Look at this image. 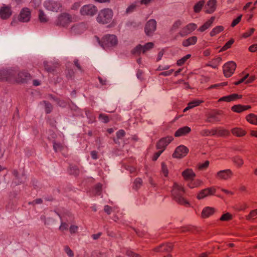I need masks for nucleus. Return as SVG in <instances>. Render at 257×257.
<instances>
[{"label": "nucleus", "mask_w": 257, "mask_h": 257, "mask_svg": "<svg viewBox=\"0 0 257 257\" xmlns=\"http://www.w3.org/2000/svg\"><path fill=\"white\" fill-rule=\"evenodd\" d=\"M12 15L11 7L9 6H3L0 9V17L3 19L9 18Z\"/></svg>", "instance_id": "18"}, {"label": "nucleus", "mask_w": 257, "mask_h": 257, "mask_svg": "<svg viewBox=\"0 0 257 257\" xmlns=\"http://www.w3.org/2000/svg\"><path fill=\"white\" fill-rule=\"evenodd\" d=\"M197 27V25L194 23H189L181 29L178 35L181 37H184L194 31Z\"/></svg>", "instance_id": "8"}, {"label": "nucleus", "mask_w": 257, "mask_h": 257, "mask_svg": "<svg viewBox=\"0 0 257 257\" xmlns=\"http://www.w3.org/2000/svg\"><path fill=\"white\" fill-rule=\"evenodd\" d=\"M173 248V244L172 243H167L162 244L160 246L154 248V250L156 252L170 251Z\"/></svg>", "instance_id": "20"}, {"label": "nucleus", "mask_w": 257, "mask_h": 257, "mask_svg": "<svg viewBox=\"0 0 257 257\" xmlns=\"http://www.w3.org/2000/svg\"><path fill=\"white\" fill-rule=\"evenodd\" d=\"M248 50L251 52H255L257 51V43L251 45L249 47Z\"/></svg>", "instance_id": "64"}, {"label": "nucleus", "mask_w": 257, "mask_h": 257, "mask_svg": "<svg viewBox=\"0 0 257 257\" xmlns=\"http://www.w3.org/2000/svg\"><path fill=\"white\" fill-rule=\"evenodd\" d=\"M68 228V224L65 222H62L59 227V229L62 231L67 230Z\"/></svg>", "instance_id": "63"}, {"label": "nucleus", "mask_w": 257, "mask_h": 257, "mask_svg": "<svg viewBox=\"0 0 257 257\" xmlns=\"http://www.w3.org/2000/svg\"><path fill=\"white\" fill-rule=\"evenodd\" d=\"M257 216V209L251 211L249 214L246 216L247 220H250L254 219Z\"/></svg>", "instance_id": "43"}, {"label": "nucleus", "mask_w": 257, "mask_h": 257, "mask_svg": "<svg viewBox=\"0 0 257 257\" xmlns=\"http://www.w3.org/2000/svg\"><path fill=\"white\" fill-rule=\"evenodd\" d=\"M126 254L130 257H140L139 254H136L132 250H129L126 251Z\"/></svg>", "instance_id": "61"}, {"label": "nucleus", "mask_w": 257, "mask_h": 257, "mask_svg": "<svg viewBox=\"0 0 257 257\" xmlns=\"http://www.w3.org/2000/svg\"><path fill=\"white\" fill-rule=\"evenodd\" d=\"M65 251L69 257H74V253L72 249L68 246L65 247Z\"/></svg>", "instance_id": "56"}, {"label": "nucleus", "mask_w": 257, "mask_h": 257, "mask_svg": "<svg viewBox=\"0 0 257 257\" xmlns=\"http://www.w3.org/2000/svg\"><path fill=\"white\" fill-rule=\"evenodd\" d=\"M216 209L213 207H204L201 212V217L203 218H206L213 215Z\"/></svg>", "instance_id": "21"}, {"label": "nucleus", "mask_w": 257, "mask_h": 257, "mask_svg": "<svg viewBox=\"0 0 257 257\" xmlns=\"http://www.w3.org/2000/svg\"><path fill=\"white\" fill-rule=\"evenodd\" d=\"M31 18V12L28 8H24L21 11L19 20L23 22H27L29 21Z\"/></svg>", "instance_id": "16"}, {"label": "nucleus", "mask_w": 257, "mask_h": 257, "mask_svg": "<svg viewBox=\"0 0 257 257\" xmlns=\"http://www.w3.org/2000/svg\"><path fill=\"white\" fill-rule=\"evenodd\" d=\"M232 161L237 167H241L243 164V160L239 157H235L232 158Z\"/></svg>", "instance_id": "38"}, {"label": "nucleus", "mask_w": 257, "mask_h": 257, "mask_svg": "<svg viewBox=\"0 0 257 257\" xmlns=\"http://www.w3.org/2000/svg\"><path fill=\"white\" fill-rule=\"evenodd\" d=\"M78 229V226L72 225L70 226L69 230L71 234L75 233L77 232Z\"/></svg>", "instance_id": "60"}, {"label": "nucleus", "mask_w": 257, "mask_h": 257, "mask_svg": "<svg viewBox=\"0 0 257 257\" xmlns=\"http://www.w3.org/2000/svg\"><path fill=\"white\" fill-rule=\"evenodd\" d=\"M191 132V128L185 126L181 128H179L175 133V136L176 137H179L183 136H185L189 134Z\"/></svg>", "instance_id": "26"}, {"label": "nucleus", "mask_w": 257, "mask_h": 257, "mask_svg": "<svg viewBox=\"0 0 257 257\" xmlns=\"http://www.w3.org/2000/svg\"><path fill=\"white\" fill-rule=\"evenodd\" d=\"M69 171L70 174L74 175H77L79 173V170L76 167H71Z\"/></svg>", "instance_id": "57"}, {"label": "nucleus", "mask_w": 257, "mask_h": 257, "mask_svg": "<svg viewBox=\"0 0 257 257\" xmlns=\"http://www.w3.org/2000/svg\"><path fill=\"white\" fill-rule=\"evenodd\" d=\"M99 43L104 49H107L116 46L118 40L115 35L109 34L104 36Z\"/></svg>", "instance_id": "3"}, {"label": "nucleus", "mask_w": 257, "mask_h": 257, "mask_svg": "<svg viewBox=\"0 0 257 257\" xmlns=\"http://www.w3.org/2000/svg\"><path fill=\"white\" fill-rule=\"evenodd\" d=\"M73 22V18L68 13H63L60 14L56 22V24L63 27H66Z\"/></svg>", "instance_id": "4"}, {"label": "nucleus", "mask_w": 257, "mask_h": 257, "mask_svg": "<svg viewBox=\"0 0 257 257\" xmlns=\"http://www.w3.org/2000/svg\"><path fill=\"white\" fill-rule=\"evenodd\" d=\"M39 19L41 22L45 23L48 21L46 15L42 10H39Z\"/></svg>", "instance_id": "40"}, {"label": "nucleus", "mask_w": 257, "mask_h": 257, "mask_svg": "<svg viewBox=\"0 0 257 257\" xmlns=\"http://www.w3.org/2000/svg\"><path fill=\"white\" fill-rule=\"evenodd\" d=\"M241 97H242L241 95H239L238 94L233 93V94H231L229 95L223 96V97L220 98L218 99V102L225 101V102H231V101H233L236 100L238 99H240V98H241Z\"/></svg>", "instance_id": "17"}, {"label": "nucleus", "mask_w": 257, "mask_h": 257, "mask_svg": "<svg viewBox=\"0 0 257 257\" xmlns=\"http://www.w3.org/2000/svg\"><path fill=\"white\" fill-rule=\"evenodd\" d=\"M202 184V182L201 180L199 179L194 180L192 179L189 181L187 185L190 188L193 189L200 186Z\"/></svg>", "instance_id": "32"}, {"label": "nucleus", "mask_w": 257, "mask_h": 257, "mask_svg": "<svg viewBox=\"0 0 257 257\" xmlns=\"http://www.w3.org/2000/svg\"><path fill=\"white\" fill-rule=\"evenodd\" d=\"M224 30V27L222 26H218L214 28L210 32V35L211 37L214 36L220 33Z\"/></svg>", "instance_id": "35"}, {"label": "nucleus", "mask_w": 257, "mask_h": 257, "mask_svg": "<svg viewBox=\"0 0 257 257\" xmlns=\"http://www.w3.org/2000/svg\"><path fill=\"white\" fill-rule=\"evenodd\" d=\"M209 164V161H206L203 163L199 164L198 169L201 170L206 169L208 167Z\"/></svg>", "instance_id": "53"}, {"label": "nucleus", "mask_w": 257, "mask_h": 257, "mask_svg": "<svg viewBox=\"0 0 257 257\" xmlns=\"http://www.w3.org/2000/svg\"><path fill=\"white\" fill-rule=\"evenodd\" d=\"M248 208V205L246 203L239 204L236 207V210L237 211H243Z\"/></svg>", "instance_id": "54"}, {"label": "nucleus", "mask_w": 257, "mask_h": 257, "mask_svg": "<svg viewBox=\"0 0 257 257\" xmlns=\"http://www.w3.org/2000/svg\"><path fill=\"white\" fill-rule=\"evenodd\" d=\"M173 140L171 137H167L161 139L157 144L156 148L158 150H165L166 146Z\"/></svg>", "instance_id": "14"}, {"label": "nucleus", "mask_w": 257, "mask_h": 257, "mask_svg": "<svg viewBox=\"0 0 257 257\" xmlns=\"http://www.w3.org/2000/svg\"><path fill=\"white\" fill-rule=\"evenodd\" d=\"M203 101L202 100L198 99L193 100L188 103L187 106L184 108L183 112H186L190 109L193 108L195 106H198Z\"/></svg>", "instance_id": "31"}, {"label": "nucleus", "mask_w": 257, "mask_h": 257, "mask_svg": "<svg viewBox=\"0 0 257 257\" xmlns=\"http://www.w3.org/2000/svg\"><path fill=\"white\" fill-rule=\"evenodd\" d=\"M197 38L196 36H192L189 38L184 40L182 42V45L184 47H188L190 45H194L196 43Z\"/></svg>", "instance_id": "29"}, {"label": "nucleus", "mask_w": 257, "mask_h": 257, "mask_svg": "<svg viewBox=\"0 0 257 257\" xmlns=\"http://www.w3.org/2000/svg\"><path fill=\"white\" fill-rule=\"evenodd\" d=\"M157 23L154 19L150 20L146 24L145 32L147 36H152L156 30Z\"/></svg>", "instance_id": "12"}, {"label": "nucleus", "mask_w": 257, "mask_h": 257, "mask_svg": "<svg viewBox=\"0 0 257 257\" xmlns=\"http://www.w3.org/2000/svg\"><path fill=\"white\" fill-rule=\"evenodd\" d=\"M217 0H209L205 5V13L207 14H212L216 9Z\"/></svg>", "instance_id": "15"}, {"label": "nucleus", "mask_w": 257, "mask_h": 257, "mask_svg": "<svg viewBox=\"0 0 257 257\" xmlns=\"http://www.w3.org/2000/svg\"><path fill=\"white\" fill-rule=\"evenodd\" d=\"M232 218V215L228 212H226V213L222 214L219 219L220 221H224L230 220Z\"/></svg>", "instance_id": "41"}, {"label": "nucleus", "mask_w": 257, "mask_h": 257, "mask_svg": "<svg viewBox=\"0 0 257 257\" xmlns=\"http://www.w3.org/2000/svg\"><path fill=\"white\" fill-rule=\"evenodd\" d=\"M99 119L104 123H107L109 120L108 116L104 114H100L99 116Z\"/></svg>", "instance_id": "52"}, {"label": "nucleus", "mask_w": 257, "mask_h": 257, "mask_svg": "<svg viewBox=\"0 0 257 257\" xmlns=\"http://www.w3.org/2000/svg\"><path fill=\"white\" fill-rule=\"evenodd\" d=\"M207 136L209 135H215L218 137H226L230 135V132L226 129L223 127H217L214 129H212L210 131H207Z\"/></svg>", "instance_id": "9"}, {"label": "nucleus", "mask_w": 257, "mask_h": 257, "mask_svg": "<svg viewBox=\"0 0 257 257\" xmlns=\"http://www.w3.org/2000/svg\"><path fill=\"white\" fill-rule=\"evenodd\" d=\"M163 152V150H159V151L154 154L152 160L154 161H156Z\"/></svg>", "instance_id": "59"}, {"label": "nucleus", "mask_w": 257, "mask_h": 257, "mask_svg": "<svg viewBox=\"0 0 257 257\" xmlns=\"http://www.w3.org/2000/svg\"><path fill=\"white\" fill-rule=\"evenodd\" d=\"M44 6L47 10L55 12L61 11L62 7L61 3L50 0L45 1Z\"/></svg>", "instance_id": "6"}, {"label": "nucleus", "mask_w": 257, "mask_h": 257, "mask_svg": "<svg viewBox=\"0 0 257 257\" xmlns=\"http://www.w3.org/2000/svg\"><path fill=\"white\" fill-rule=\"evenodd\" d=\"M242 17V15H240L235 19H234L232 21V23L231 24V26L232 27H234L236 25H237L240 22V21H241Z\"/></svg>", "instance_id": "55"}, {"label": "nucleus", "mask_w": 257, "mask_h": 257, "mask_svg": "<svg viewBox=\"0 0 257 257\" xmlns=\"http://www.w3.org/2000/svg\"><path fill=\"white\" fill-rule=\"evenodd\" d=\"M222 61V59L220 57H217L213 59L211 62V64H207V66H210L213 68H216L219 65Z\"/></svg>", "instance_id": "34"}, {"label": "nucleus", "mask_w": 257, "mask_h": 257, "mask_svg": "<svg viewBox=\"0 0 257 257\" xmlns=\"http://www.w3.org/2000/svg\"><path fill=\"white\" fill-rule=\"evenodd\" d=\"M15 74L13 72H9L8 71H3L1 72L0 79L2 80H6L12 81V76L14 75Z\"/></svg>", "instance_id": "27"}, {"label": "nucleus", "mask_w": 257, "mask_h": 257, "mask_svg": "<svg viewBox=\"0 0 257 257\" xmlns=\"http://www.w3.org/2000/svg\"><path fill=\"white\" fill-rule=\"evenodd\" d=\"M102 185L101 184L98 183L95 186L94 192L95 195H99L101 192Z\"/></svg>", "instance_id": "48"}, {"label": "nucleus", "mask_w": 257, "mask_h": 257, "mask_svg": "<svg viewBox=\"0 0 257 257\" xmlns=\"http://www.w3.org/2000/svg\"><path fill=\"white\" fill-rule=\"evenodd\" d=\"M215 192L216 188L214 187L207 188L201 190L196 197L199 200L202 199L206 197L213 195Z\"/></svg>", "instance_id": "11"}, {"label": "nucleus", "mask_w": 257, "mask_h": 257, "mask_svg": "<svg viewBox=\"0 0 257 257\" xmlns=\"http://www.w3.org/2000/svg\"><path fill=\"white\" fill-rule=\"evenodd\" d=\"M245 118L249 123L257 125V115L250 113L246 116Z\"/></svg>", "instance_id": "33"}, {"label": "nucleus", "mask_w": 257, "mask_h": 257, "mask_svg": "<svg viewBox=\"0 0 257 257\" xmlns=\"http://www.w3.org/2000/svg\"><path fill=\"white\" fill-rule=\"evenodd\" d=\"M113 16V11L110 9L105 8L99 12L96 17V21L99 24H107L111 22Z\"/></svg>", "instance_id": "2"}, {"label": "nucleus", "mask_w": 257, "mask_h": 257, "mask_svg": "<svg viewBox=\"0 0 257 257\" xmlns=\"http://www.w3.org/2000/svg\"><path fill=\"white\" fill-rule=\"evenodd\" d=\"M234 42L233 39H230L222 47L221 51H225L229 48Z\"/></svg>", "instance_id": "49"}, {"label": "nucleus", "mask_w": 257, "mask_h": 257, "mask_svg": "<svg viewBox=\"0 0 257 257\" xmlns=\"http://www.w3.org/2000/svg\"><path fill=\"white\" fill-rule=\"evenodd\" d=\"M97 8L92 4L83 6L80 9V13L82 16H93L97 12Z\"/></svg>", "instance_id": "5"}, {"label": "nucleus", "mask_w": 257, "mask_h": 257, "mask_svg": "<svg viewBox=\"0 0 257 257\" xmlns=\"http://www.w3.org/2000/svg\"><path fill=\"white\" fill-rule=\"evenodd\" d=\"M64 146L60 143L54 142L53 148L55 152H60L63 150Z\"/></svg>", "instance_id": "39"}, {"label": "nucleus", "mask_w": 257, "mask_h": 257, "mask_svg": "<svg viewBox=\"0 0 257 257\" xmlns=\"http://www.w3.org/2000/svg\"><path fill=\"white\" fill-rule=\"evenodd\" d=\"M183 24V22L181 20H177L173 24L171 30L172 31H175L177 30Z\"/></svg>", "instance_id": "37"}, {"label": "nucleus", "mask_w": 257, "mask_h": 257, "mask_svg": "<svg viewBox=\"0 0 257 257\" xmlns=\"http://www.w3.org/2000/svg\"><path fill=\"white\" fill-rule=\"evenodd\" d=\"M255 29L254 28H250L249 30L247 31L242 34V37L246 38L250 36L254 32Z\"/></svg>", "instance_id": "51"}, {"label": "nucleus", "mask_w": 257, "mask_h": 257, "mask_svg": "<svg viewBox=\"0 0 257 257\" xmlns=\"http://www.w3.org/2000/svg\"><path fill=\"white\" fill-rule=\"evenodd\" d=\"M42 0H32L31 3L35 8H38L41 4Z\"/></svg>", "instance_id": "58"}, {"label": "nucleus", "mask_w": 257, "mask_h": 257, "mask_svg": "<svg viewBox=\"0 0 257 257\" xmlns=\"http://www.w3.org/2000/svg\"><path fill=\"white\" fill-rule=\"evenodd\" d=\"M251 108L250 105H243L241 104L234 105L231 108L232 111L237 113H241Z\"/></svg>", "instance_id": "23"}, {"label": "nucleus", "mask_w": 257, "mask_h": 257, "mask_svg": "<svg viewBox=\"0 0 257 257\" xmlns=\"http://www.w3.org/2000/svg\"><path fill=\"white\" fill-rule=\"evenodd\" d=\"M205 4L204 0L200 1L197 2L194 6L193 10L194 12L196 13L200 12Z\"/></svg>", "instance_id": "36"}, {"label": "nucleus", "mask_w": 257, "mask_h": 257, "mask_svg": "<svg viewBox=\"0 0 257 257\" xmlns=\"http://www.w3.org/2000/svg\"><path fill=\"white\" fill-rule=\"evenodd\" d=\"M30 79V75L26 71H22L18 74L16 81L18 82H24Z\"/></svg>", "instance_id": "25"}, {"label": "nucleus", "mask_w": 257, "mask_h": 257, "mask_svg": "<svg viewBox=\"0 0 257 257\" xmlns=\"http://www.w3.org/2000/svg\"><path fill=\"white\" fill-rule=\"evenodd\" d=\"M233 175V173L230 169L220 170L217 172L215 175V178L219 180H226L230 179Z\"/></svg>", "instance_id": "10"}, {"label": "nucleus", "mask_w": 257, "mask_h": 257, "mask_svg": "<svg viewBox=\"0 0 257 257\" xmlns=\"http://www.w3.org/2000/svg\"><path fill=\"white\" fill-rule=\"evenodd\" d=\"M154 46V44L152 42H149L143 46V53H145L147 51L152 49Z\"/></svg>", "instance_id": "44"}, {"label": "nucleus", "mask_w": 257, "mask_h": 257, "mask_svg": "<svg viewBox=\"0 0 257 257\" xmlns=\"http://www.w3.org/2000/svg\"><path fill=\"white\" fill-rule=\"evenodd\" d=\"M44 103L45 104V111L46 113H49L51 112L53 108L52 104L46 101H44Z\"/></svg>", "instance_id": "50"}, {"label": "nucleus", "mask_w": 257, "mask_h": 257, "mask_svg": "<svg viewBox=\"0 0 257 257\" xmlns=\"http://www.w3.org/2000/svg\"><path fill=\"white\" fill-rule=\"evenodd\" d=\"M236 64L233 61L226 63L223 66V71L225 77H230L234 73L236 68Z\"/></svg>", "instance_id": "7"}, {"label": "nucleus", "mask_w": 257, "mask_h": 257, "mask_svg": "<svg viewBox=\"0 0 257 257\" xmlns=\"http://www.w3.org/2000/svg\"><path fill=\"white\" fill-rule=\"evenodd\" d=\"M215 20L214 17H212L210 18L209 20H208L207 21H206L202 26H201L198 29V31L200 32H204L206 30H207L208 28H209L212 25V24L213 23L214 21Z\"/></svg>", "instance_id": "30"}, {"label": "nucleus", "mask_w": 257, "mask_h": 257, "mask_svg": "<svg viewBox=\"0 0 257 257\" xmlns=\"http://www.w3.org/2000/svg\"><path fill=\"white\" fill-rule=\"evenodd\" d=\"M125 135V132L123 130H120L116 133V136L118 139H121Z\"/></svg>", "instance_id": "62"}, {"label": "nucleus", "mask_w": 257, "mask_h": 257, "mask_svg": "<svg viewBox=\"0 0 257 257\" xmlns=\"http://www.w3.org/2000/svg\"><path fill=\"white\" fill-rule=\"evenodd\" d=\"M191 55L187 54L181 59L178 60L177 62V64L178 66H181L185 63V62L190 58Z\"/></svg>", "instance_id": "42"}, {"label": "nucleus", "mask_w": 257, "mask_h": 257, "mask_svg": "<svg viewBox=\"0 0 257 257\" xmlns=\"http://www.w3.org/2000/svg\"><path fill=\"white\" fill-rule=\"evenodd\" d=\"M171 193L174 200L178 203L184 205L189 204L188 202L184 197V189L181 185L174 182Z\"/></svg>", "instance_id": "1"}, {"label": "nucleus", "mask_w": 257, "mask_h": 257, "mask_svg": "<svg viewBox=\"0 0 257 257\" xmlns=\"http://www.w3.org/2000/svg\"><path fill=\"white\" fill-rule=\"evenodd\" d=\"M142 180L140 178H136L134 181V187L136 189H138L139 188H140L142 184Z\"/></svg>", "instance_id": "47"}, {"label": "nucleus", "mask_w": 257, "mask_h": 257, "mask_svg": "<svg viewBox=\"0 0 257 257\" xmlns=\"http://www.w3.org/2000/svg\"><path fill=\"white\" fill-rule=\"evenodd\" d=\"M161 173L165 177H167L168 175V168L165 163L163 162L161 164Z\"/></svg>", "instance_id": "45"}, {"label": "nucleus", "mask_w": 257, "mask_h": 257, "mask_svg": "<svg viewBox=\"0 0 257 257\" xmlns=\"http://www.w3.org/2000/svg\"><path fill=\"white\" fill-rule=\"evenodd\" d=\"M86 29V25L84 23L75 25L71 28L72 32L75 34H81Z\"/></svg>", "instance_id": "19"}, {"label": "nucleus", "mask_w": 257, "mask_h": 257, "mask_svg": "<svg viewBox=\"0 0 257 257\" xmlns=\"http://www.w3.org/2000/svg\"><path fill=\"white\" fill-rule=\"evenodd\" d=\"M230 132L232 135L236 137H242L246 134V131L244 129L239 127L232 128Z\"/></svg>", "instance_id": "24"}, {"label": "nucleus", "mask_w": 257, "mask_h": 257, "mask_svg": "<svg viewBox=\"0 0 257 257\" xmlns=\"http://www.w3.org/2000/svg\"><path fill=\"white\" fill-rule=\"evenodd\" d=\"M188 152V149L184 146L178 147L173 154V157L176 158H181L185 157Z\"/></svg>", "instance_id": "13"}, {"label": "nucleus", "mask_w": 257, "mask_h": 257, "mask_svg": "<svg viewBox=\"0 0 257 257\" xmlns=\"http://www.w3.org/2000/svg\"><path fill=\"white\" fill-rule=\"evenodd\" d=\"M143 46L141 45H138L136 48H135L132 51V53L135 55H139L142 52L143 53Z\"/></svg>", "instance_id": "46"}, {"label": "nucleus", "mask_w": 257, "mask_h": 257, "mask_svg": "<svg viewBox=\"0 0 257 257\" xmlns=\"http://www.w3.org/2000/svg\"><path fill=\"white\" fill-rule=\"evenodd\" d=\"M255 78L256 77L255 76H250L249 77V74H247L239 80L235 82L234 84L235 85H238L244 81L245 83L246 84L250 83L252 82L255 79Z\"/></svg>", "instance_id": "22"}, {"label": "nucleus", "mask_w": 257, "mask_h": 257, "mask_svg": "<svg viewBox=\"0 0 257 257\" xmlns=\"http://www.w3.org/2000/svg\"><path fill=\"white\" fill-rule=\"evenodd\" d=\"M182 175L186 180H190L195 176V173L191 169H187L182 173Z\"/></svg>", "instance_id": "28"}]
</instances>
